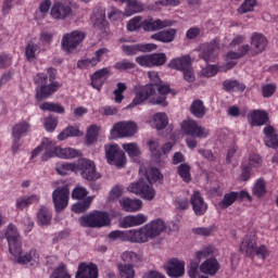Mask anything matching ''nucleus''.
<instances>
[{"label": "nucleus", "instance_id": "nucleus-1", "mask_svg": "<svg viewBox=\"0 0 278 278\" xmlns=\"http://www.w3.org/2000/svg\"><path fill=\"white\" fill-rule=\"evenodd\" d=\"M148 75L150 78V83L146 86L139 87L136 90V96L132 100V103H130L127 108L142 105V102L147 101V99H150V97H153L155 92H159L160 96L154 99L152 103L166 108V105H168V102H166V94H173V97L177 94V92L170 89V86L162 85V79H160V75H157V72H149Z\"/></svg>", "mask_w": 278, "mask_h": 278}, {"label": "nucleus", "instance_id": "nucleus-2", "mask_svg": "<svg viewBox=\"0 0 278 278\" xmlns=\"http://www.w3.org/2000/svg\"><path fill=\"white\" fill-rule=\"evenodd\" d=\"M166 229V224L162 219H155L140 229L132 230H114L110 232L109 238L111 240H121L122 242H136L142 244L144 242H149V240H153V238H157Z\"/></svg>", "mask_w": 278, "mask_h": 278}, {"label": "nucleus", "instance_id": "nucleus-3", "mask_svg": "<svg viewBox=\"0 0 278 278\" xmlns=\"http://www.w3.org/2000/svg\"><path fill=\"white\" fill-rule=\"evenodd\" d=\"M58 79V70L49 67L47 74L38 73L34 77V83L39 88L36 89L37 101H45L49 97H53L60 88H62V83L55 80Z\"/></svg>", "mask_w": 278, "mask_h": 278}, {"label": "nucleus", "instance_id": "nucleus-4", "mask_svg": "<svg viewBox=\"0 0 278 278\" xmlns=\"http://www.w3.org/2000/svg\"><path fill=\"white\" fill-rule=\"evenodd\" d=\"M240 252L245 253V255L251 257V260H254L255 255L261 260H266L269 255L268 248H266V245L257 247V237L255 235H247L242 239Z\"/></svg>", "mask_w": 278, "mask_h": 278}, {"label": "nucleus", "instance_id": "nucleus-5", "mask_svg": "<svg viewBox=\"0 0 278 278\" xmlns=\"http://www.w3.org/2000/svg\"><path fill=\"white\" fill-rule=\"evenodd\" d=\"M128 190L134 194H139L141 199L153 201L155 199V189L148 175L142 176L137 182L128 186Z\"/></svg>", "mask_w": 278, "mask_h": 278}, {"label": "nucleus", "instance_id": "nucleus-6", "mask_svg": "<svg viewBox=\"0 0 278 278\" xmlns=\"http://www.w3.org/2000/svg\"><path fill=\"white\" fill-rule=\"evenodd\" d=\"M5 239L9 244V253H11L13 257H18V255L23 253V240L21 239V233L14 224L8 226Z\"/></svg>", "mask_w": 278, "mask_h": 278}, {"label": "nucleus", "instance_id": "nucleus-7", "mask_svg": "<svg viewBox=\"0 0 278 278\" xmlns=\"http://www.w3.org/2000/svg\"><path fill=\"white\" fill-rule=\"evenodd\" d=\"M81 153L73 148H61L47 146L45 153L41 156L42 162H47L50 157H62L63 160H73L74 157H79Z\"/></svg>", "mask_w": 278, "mask_h": 278}, {"label": "nucleus", "instance_id": "nucleus-8", "mask_svg": "<svg viewBox=\"0 0 278 278\" xmlns=\"http://www.w3.org/2000/svg\"><path fill=\"white\" fill-rule=\"evenodd\" d=\"M104 151L108 164L116 166L117 168L125 167V164H127V157L125 156V151L121 150L118 144H106L104 146Z\"/></svg>", "mask_w": 278, "mask_h": 278}, {"label": "nucleus", "instance_id": "nucleus-9", "mask_svg": "<svg viewBox=\"0 0 278 278\" xmlns=\"http://www.w3.org/2000/svg\"><path fill=\"white\" fill-rule=\"evenodd\" d=\"M86 39V33L81 30H74L72 33H67L62 37V49L67 53H73L77 47L84 42Z\"/></svg>", "mask_w": 278, "mask_h": 278}, {"label": "nucleus", "instance_id": "nucleus-10", "mask_svg": "<svg viewBox=\"0 0 278 278\" xmlns=\"http://www.w3.org/2000/svg\"><path fill=\"white\" fill-rule=\"evenodd\" d=\"M70 197H71V189H68L67 185L63 187H58L52 192V201L54 203V210L58 214H60V212H64V210L68 207Z\"/></svg>", "mask_w": 278, "mask_h": 278}, {"label": "nucleus", "instance_id": "nucleus-11", "mask_svg": "<svg viewBox=\"0 0 278 278\" xmlns=\"http://www.w3.org/2000/svg\"><path fill=\"white\" fill-rule=\"evenodd\" d=\"M77 166L83 179H86L87 181H97V179H101V175L97 170V165L91 160L80 159Z\"/></svg>", "mask_w": 278, "mask_h": 278}, {"label": "nucleus", "instance_id": "nucleus-12", "mask_svg": "<svg viewBox=\"0 0 278 278\" xmlns=\"http://www.w3.org/2000/svg\"><path fill=\"white\" fill-rule=\"evenodd\" d=\"M181 127L184 132L191 138L203 139L210 136V129L200 126L194 119L184 121Z\"/></svg>", "mask_w": 278, "mask_h": 278}, {"label": "nucleus", "instance_id": "nucleus-13", "mask_svg": "<svg viewBox=\"0 0 278 278\" xmlns=\"http://www.w3.org/2000/svg\"><path fill=\"white\" fill-rule=\"evenodd\" d=\"M138 131V125L134 122H119L113 126L111 130L112 136L115 138H131Z\"/></svg>", "mask_w": 278, "mask_h": 278}, {"label": "nucleus", "instance_id": "nucleus-14", "mask_svg": "<svg viewBox=\"0 0 278 278\" xmlns=\"http://www.w3.org/2000/svg\"><path fill=\"white\" fill-rule=\"evenodd\" d=\"M136 62L139 64V66H148L149 68L153 66H164V64H166V54L153 53L140 55L136 58Z\"/></svg>", "mask_w": 278, "mask_h": 278}, {"label": "nucleus", "instance_id": "nucleus-15", "mask_svg": "<svg viewBox=\"0 0 278 278\" xmlns=\"http://www.w3.org/2000/svg\"><path fill=\"white\" fill-rule=\"evenodd\" d=\"M175 21L173 20H160L148 17L143 20L142 29L143 31H161V29H166V27H173Z\"/></svg>", "mask_w": 278, "mask_h": 278}, {"label": "nucleus", "instance_id": "nucleus-16", "mask_svg": "<svg viewBox=\"0 0 278 278\" xmlns=\"http://www.w3.org/2000/svg\"><path fill=\"white\" fill-rule=\"evenodd\" d=\"M243 199H248V201H251V194H249V192L244 190L240 192L231 191L229 193H225L223 200L218 202V205L222 210H227V207H231V205H233L236 201H242Z\"/></svg>", "mask_w": 278, "mask_h": 278}, {"label": "nucleus", "instance_id": "nucleus-17", "mask_svg": "<svg viewBox=\"0 0 278 278\" xmlns=\"http://www.w3.org/2000/svg\"><path fill=\"white\" fill-rule=\"evenodd\" d=\"M157 45L155 43H136V45H123L122 51L125 55L132 56L138 55V53H149V51H155Z\"/></svg>", "mask_w": 278, "mask_h": 278}, {"label": "nucleus", "instance_id": "nucleus-18", "mask_svg": "<svg viewBox=\"0 0 278 278\" xmlns=\"http://www.w3.org/2000/svg\"><path fill=\"white\" fill-rule=\"evenodd\" d=\"M214 253V248L207 247L202 251L197 252L195 261H191L188 266V275L190 278L199 277V264H201V260L203 257H210Z\"/></svg>", "mask_w": 278, "mask_h": 278}, {"label": "nucleus", "instance_id": "nucleus-19", "mask_svg": "<svg viewBox=\"0 0 278 278\" xmlns=\"http://www.w3.org/2000/svg\"><path fill=\"white\" fill-rule=\"evenodd\" d=\"M71 12H73V9L68 2L55 1L51 8L50 14L52 18L64 21V18L71 16Z\"/></svg>", "mask_w": 278, "mask_h": 278}, {"label": "nucleus", "instance_id": "nucleus-20", "mask_svg": "<svg viewBox=\"0 0 278 278\" xmlns=\"http://www.w3.org/2000/svg\"><path fill=\"white\" fill-rule=\"evenodd\" d=\"M165 270L168 277L179 278L186 275V263L179 261L178 258H172L165 265Z\"/></svg>", "mask_w": 278, "mask_h": 278}, {"label": "nucleus", "instance_id": "nucleus-21", "mask_svg": "<svg viewBox=\"0 0 278 278\" xmlns=\"http://www.w3.org/2000/svg\"><path fill=\"white\" fill-rule=\"evenodd\" d=\"M190 204L195 216H204L205 212H207V203H205V199H203V195L199 191H193L190 198Z\"/></svg>", "mask_w": 278, "mask_h": 278}, {"label": "nucleus", "instance_id": "nucleus-22", "mask_svg": "<svg viewBox=\"0 0 278 278\" xmlns=\"http://www.w3.org/2000/svg\"><path fill=\"white\" fill-rule=\"evenodd\" d=\"M75 278H99V267L94 263H80Z\"/></svg>", "mask_w": 278, "mask_h": 278}, {"label": "nucleus", "instance_id": "nucleus-23", "mask_svg": "<svg viewBox=\"0 0 278 278\" xmlns=\"http://www.w3.org/2000/svg\"><path fill=\"white\" fill-rule=\"evenodd\" d=\"M93 27L99 29L101 34L108 31V22L105 21V9L98 8L91 15Z\"/></svg>", "mask_w": 278, "mask_h": 278}, {"label": "nucleus", "instance_id": "nucleus-24", "mask_svg": "<svg viewBox=\"0 0 278 278\" xmlns=\"http://www.w3.org/2000/svg\"><path fill=\"white\" fill-rule=\"evenodd\" d=\"M220 46H218V40L213 39L208 45H206L202 51L201 58L204 62H214L218 58V51Z\"/></svg>", "mask_w": 278, "mask_h": 278}, {"label": "nucleus", "instance_id": "nucleus-25", "mask_svg": "<svg viewBox=\"0 0 278 278\" xmlns=\"http://www.w3.org/2000/svg\"><path fill=\"white\" fill-rule=\"evenodd\" d=\"M112 73L110 72L109 67H103L101 70H98L91 77V86L96 90H101L103 88V84H105V80L108 77H110Z\"/></svg>", "mask_w": 278, "mask_h": 278}, {"label": "nucleus", "instance_id": "nucleus-26", "mask_svg": "<svg viewBox=\"0 0 278 278\" xmlns=\"http://www.w3.org/2000/svg\"><path fill=\"white\" fill-rule=\"evenodd\" d=\"M268 39L260 33H254L251 37L252 55H257L266 50Z\"/></svg>", "mask_w": 278, "mask_h": 278}, {"label": "nucleus", "instance_id": "nucleus-27", "mask_svg": "<svg viewBox=\"0 0 278 278\" xmlns=\"http://www.w3.org/2000/svg\"><path fill=\"white\" fill-rule=\"evenodd\" d=\"M150 38L151 40H156L157 42H163L164 45H168L173 42L175 38H177V29L176 28L164 29L151 35Z\"/></svg>", "mask_w": 278, "mask_h": 278}, {"label": "nucleus", "instance_id": "nucleus-28", "mask_svg": "<svg viewBox=\"0 0 278 278\" xmlns=\"http://www.w3.org/2000/svg\"><path fill=\"white\" fill-rule=\"evenodd\" d=\"M200 270L204 275L214 277L220 270V263H218V260L214 257L207 258L200 265Z\"/></svg>", "mask_w": 278, "mask_h": 278}, {"label": "nucleus", "instance_id": "nucleus-29", "mask_svg": "<svg viewBox=\"0 0 278 278\" xmlns=\"http://www.w3.org/2000/svg\"><path fill=\"white\" fill-rule=\"evenodd\" d=\"M264 142L269 149H278V134L275 127L268 125L264 128Z\"/></svg>", "mask_w": 278, "mask_h": 278}, {"label": "nucleus", "instance_id": "nucleus-30", "mask_svg": "<svg viewBox=\"0 0 278 278\" xmlns=\"http://www.w3.org/2000/svg\"><path fill=\"white\" fill-rule=\"evenodd\" d=\"M250 121L252 127H262L268 123V113L266 111L254 110L250 114Z\"/></svg>", "mask_w": 278, "mask_h": 278}, {"label": "nucleus", "instance_id": "nucleus-31", "mask_svg": "<svg viewBox=\"0 0 278 278\" xmlns=\"http://www.w3.org/2000/svg\"><path fill=\"white\" fill-rule=\"evenodd\" d=\"M144 223H147V216L142 214L129 215L122 220V227H138L139 225H144Z\"/></svg>", "mask_w": 278, "mask_h": 278}, {"label": "nucleus", "instance_id": "nucleus-32", "mask_svg": "<svg viewBox=\"0 0 278 278\" xmlns=\"http://www.w3.org/2000/svg\"><path fill=\"white\" fill-rule=\"evenodd\" d=\"M192 64V61L190 60V56H181L173 59L168 63L169 68H174V71H184L185 68H190V65Z\"/></svg>", "mask_w": 278, "mask_h": 278}, {"label": "nucleus", "instance_id": "nucleus-33", "mask_svg": "<svg viewBox=\"0 0 278 278\" xmlns=\"http://www.w3.org/2000/svg\"><path fill=\"white\" fill-rule=\"evenodd\" d=\"M40 203V195L38 194H31V195H24L16 200V207L18 210H26V207H29V205L38 204Z\"/></svg>", "mask_w": 278, "mask_h": 278}, {"label": "nucleus", "instance_id": "nucleus-34", "mask_svg": "<svg viewBox=\"0 0 278 278\" xmlns=\"http://www.w3.org/2000/svg\"><path fill=\"white\" fill-rule=\"evenodd\" d=\"M119 204L124 212H138L142 208V202L140 200L125 198L119 200Z\"/></svg>", "mask_w": 278, "mask_h": 278}, {"label": "nucleus", "instance_id": "nucleus-35", "mask_svg": "<svg viewBox=\"0 0 278 278\" xmlns=\"http://www.w3.org/2000/svg\"><path fill=\"white\" fill-rule=\"evenodd\" d=\"M52 218L53 215L51 214V211H49L47 206H40L37 213L38 225H41V227H49V225H51Z\"/></svg>", "mask_w": 278, "mask_h": 278}, {"label": "nucleus", "instance_id": "nucleus-36", "mask_svg": "<svg viewBox=\"0 0 278 278\" xmlns=\"http://www.w3.org/2000/svg\"><path fill=\"white\" fill-rule=\"evenodd\" d=\"M93 214V223H96V229H100L101 227H108L110 225V215L106 212L94 211Z\"/></svg>", "mask_w": 278, "mask_h": 278}, {"label": "nucleus", "instance_id": "nucleus-37", "mask_svg": "<svg viewBox=\"0 0 278 278\" xmlns=\"http://www.w3.org/2000/svg\"><path fill=\"white\" fill-rule=\"evenodd\" d=\"M40 257V254H38V251L36 249L29 250V252H26L24 255H21L17 258L18 264H36Z\"/></svg>", "mask_w": 278, "mask_h": 278}, {"label": "nucleus", "instance_id": "nucleus-38", "mask_svg": "<svg viewBox=\"0 0 278 278\" xmlns=\"http://www.w3.org/2000/svg\"><path fill=\"white\" fill-rule=\"evenodd\" d=\"M30 125L27 122H20L15 124L12 128L13 138H23V136H27L29 134Z\"/></svg>", "mask_w": 278, "mask_h": 278}, {"label": "nucleus", "instance_id": "nucleus-39", "mask_svg": "<svg viewBox=\"0 0 278 278\" xmlns=\"http://www.w3.org/2000/svg\"><path fill=\"white\" fill-rule=\"evenodd\" d=\"M190 112L193 114V116H195V118H203V116H205L207 113V109H205V104H203V102L198 99L192 102Z\"/></svg>", "mask_w": 278, "mask_h": 278}, {"label": "nucleus", "instance_id": "nucleus-40", "mask_svg": "<svg viewBox=\"0 0 278 278\" xmlns=\"http://www.w3.org/2000/svg\"><path fill=\"white\" fill-rule=\"evenodd\" d=\"M127 5L125 9L126 16H131V14H137L138 12H143L144 5L138 0H127Z\"/></svg>", "mask_w": 278, "mask_h": 278}, {"label": "nucleus", "instance_id": "nucleus-41", "mask_svg": "<svg viewBox=\"0 0 278 278\" xmlns=\"http://www.w3.org/2000/svg\"><path fill=\"white\" fill-rule=\"evenodd\" d=\"M223 88L226 92H233V90L244 92V90H247V86H244V84L230 79L223 83Z\"/></svg>", "mask_w": 278, "mask_h": 278}, {"label": "nucleus", "instance_id": "nucleus-42", "mask_svg": "<svg viewBox=\"0 0 278 278\" xmlns=\"http://www.w3.org/2000/svg\"><path fill=\"white\" fill-rule=\"evenodd\" d=\"M101 128L97 125H91L87 129L86 134V144L90 147L91 144H94L97 140H99V130Z\"/></svg>", "mask_w": 278, "mask_h": 278}, {"label": "nucleus", "instance_id": "nucleus-43", "mask_svg": "<svg viewBox=\"0 0 278 278\" xmlns=\"http://www.w3.org/2000/svg\"><path fill=\"white\" fill-rule=\"evenodd\" d=\"M92 204V197H88L81 202H78L72 206V212L75 214H84V212H88L90 210V205Z\"/></svg>", "mask_w": 278, "mask_h": 278}, {"label": "nucleus", "instance_id": "nucleus-44", "mask_svg": "<svg viewBox=\"0 0 278 278\" xmlns=\"http://www.w3.org/2000/svg\"><path fill=\"white\" fill-rule=\"evenodd\" d=\"M177 174L185 181V184H190L192 181V175L190 174V165L182 163L177 167Z\"/></svg>", "mask_w": 278, "mask_h": 278}, {"label": "nucleus", "instance_id": "nucleus-45", "mask_svg": "<svg viewBox=\"0 0 278 278\" xmlns=\"http://www.w3.org/2000/svg\"><path fill=\"white\" fill-rule=\"evenodd\" d=\"M79 128L77 126H67L63 131L58 136V140H66V138H73L80 136Z\"/></svg>", "mask_w": 278, "mask_h": 278}, {"label": "nucleus", "instance_id": "nucleus-46", "mask_svg": "<svg viewBox=\"0 0 278 278\" xmlns=\"http://www.w3.org/2000/svg\"><path fill=\"white\" fill-rule=\"evenodd\" d=\"M122 261L125 262L126 266H132L134 268V265L140 262V256L136 252L126 251L122 254Z\"/></svg>", "mask_w": 278, "mask_h": 278}, {"label": "nucleus", "instance_id": "nucleus-47", "mask_svg": "<svg viewBox=\"0 0 278 278\" xmlns=\"http://www.w3.org/2000/svg\"><path fill=\"white\" fill-rule=\"evenodd\" d=\"M40 110L43 112H55L56 114H64L65 110L62 104L53 103V102H43L40 104Z\"/></svg>", "mask_w": 278, "mask_h": 278}, {"label": "nucleus", "instance_id": "nucleus-48", "mask_svg": "<svg viewBox=\"0 0 278 278\" xmlns=\"http://www.w3.org/2000/svg\"><path fill=\"white\" fill-rule=\"evenodd\" d=\"M80 227L97 229V223H94V215L91 213L83 215L79 219Z\"/></svg>", "mask_w": 278, "mask_h": 278}, {"label": "nucleus", "instance_id": "nucleus-49", "mask_svg": "<svg viewBox=\"0 0 278 278\" xmlns=\"http://www.w3.org/2000/svg\"><path fill=\"white\" fill-rule=\"evenodd\" d=\"M117 268L119 270V278H135L136 277V270H134L132 265H124L119 263L117 265Z\"/></svg>", "mask_w": 278, "mask_h": 278}, {"label": "nucleus", "instance_id": "nucleus-50", "mask_svg": "<svg viewBox=\"0 0 278 278\" xmlns=\"http://www.w3.org/2000/svg\"><path fill=\"white\" fill-rule=\"evenodd\" d=\"M113 68H115V71H119L121 73H123L124 71H132L134 68H136V63L124 59L122 61L116 62L113 65Z\"/></svg>", "mask_w": 278, "mask_h": 278}, {"label": "nucleus", "instance_id": "nucleus-51", "mask_svg": "<svg viewBox=\"0 0 278 278\" xmlns=\"http://www.w3.org/2000/svg\"><path fill=\"white\" fill-rule=\"evenodd\" d=\"M55 170L59 175H68V173H75L77 170V165L73 163H62L56 165Z\"/></svg>", "mask_w": 278, "mask_h": 278}, {"label": "nucleus", "instance_id": "nucleus-52", "mask_svg": "<svg viewBox=\"0 0 278 278\" xmlns=\"http://www.w3.org/2000/svg\"><path fill=\"white\" fill-rule=\"evenodd\" d=\"M168 125V116L166 113H156L154 115V126L156 129H166Z\"/></svg>", "mask_w": 278, "mask_h": 278}, {"label": "nucleus", "instance_id": "nucleus-53", "mask_svg": "<svg viewBox=\"0 0 278 278\" xmlns=\"http://www.w3.org/2000/svg\"><path fill=\"white\" fill-rule=\"evenodd\" d=\"M144 23V20H142V16H135L127 23V29L128 31H138V29H142V24Z\"/></svg>", "mask_w": 278, "mask_h": 278}, {"label": "nucleus", "instance_id": "nucleus-54", "mask_svg": "<svg viewBox=\"0 0 278 278\" xmlns=\"http://www.w3.org/2000/svg\"><path fill=\"white\" fill-rule=\"evenodd\" d=\"M40 51V47L36 43H28L25 48V56L28 60V62H31L33 60H36V53Z\"/></svg>", "mask_w": 278, "mask_h": 278}, {"label": "nucleus", "instance_id": "nucleus-55", "mask_svg": "<svg viewBox=\"0 0 278 278\" xmlns=\"http://www.w3.org/2000/svg\"><path fill=\"white\" fill-rule=\"evenodd\" d=\"M116 89L113 91L114 94V101L115 103H123V100L125 99V96H123V92L127 90V85L125 83H118L116 85Z\"/></svg>", "mask_w": 278, "mask_h": 278}, {"label": "nucleus", "instance_id": "nucleus-56", "mask_svg": "<svg viewBox=\"0 0 278 278\" xmlns=\"http://www.w3.org/2000/svg\"><path fill=\"white\" fill-rule=\"evenodd\" d=\"M148 147H149L151 154L154 157L155 162H160V160L162 159V150H160V142L149 141Z\"/></svg>", "mask_w": 278, "mask_h": 278}, {"label": "nucleus", "instance_id": "nucleus-57", "mask_svg": "<svg viewBox=\"0 0 278 278\" xmlns=\"http://www.w3.org/2000/svg\"><path fill=\"white\" fill-rule=\"evenodd\" d=\"M50 278H71V274H68V269H66V265L61 264L53 270Z\"/></svg>", "mask_w": 278, "mask_h": 278}, {"label": "nucleus", "instance_id": "nucleus-58", "mask_svg": "<svg viewBox=\"0 0 278 278\" xmlns=\"http://www.w3.org/2000/svg\"><path fill=\"white\" fill-rule=\"evenodd\" d=\"M253 194L258 199L266 194V181L258 179L253 188Z\"/></svg>", "mask_w": 278, "mask_h": 278}, {"label": "nucleus", "instance_id": "nucleus-59", "mask_svg": "<svg viewBox=\"0 0 278 278\" xmlns=\"http://www.w3.org/2000/svg\"><path fill=\"white\" fill-rule=\"evenodd\" d=\"M257 2L255 0H244V2L239 7V14H247V12H253Z\"/></svg>", "mask_w": 278, "mask_h": 278}, {"label": "nucleus", "instance_id": "nucleus-60", "mask_svg": "<svg viewBox=\"0 0 278 278\" xmlns=\"http://www.w3.org/2000/svg\"><path fill=\"white\" fill-rule=\"evenodd\" d=\"M123 149L130 157H138L140 155V148H138L137 143H124Z\"/></svg>", "mask_w": 278, "mask_h": 278}, {"label": "nucleus", "instance_id": "nucleus-61", "mask_svg": "<svg viewBox=\"0 0 278 278\" xmlns=\"http://www.w3.org/2000/svg\"><path fill=\"white\" fill-rule=\"evenodd\" d=\"M86 197H88V190L84 187L78 186L72 191V199H76L77 201H81Z\"/></svg>", "mask_w": 278, "mask_h": 278}, {"label": "nucleus", "instance_id": "nucleus-62", "mask_svg": "<svg viewBox=\"0 0 278 278\" xmlns=\"http://www.w3.org/2000/svg\"><path fill=\"white\" fill-rule=\"evenodd\" d=\"M55 127H58V117L48 116L45 118V128L47 131H55Z\"/></svg>", "mask_w": 278, "mask_h": 278}, {"label": "nucleus", "instance_id": "nucleus-63", "mask_svg": "<svg viewBox=\"0 0 278 278\" xmlns=\"http://www.w3.org/2000/svg\"><path fill=\"white\" fill-rule=\"evenodd\" d=\"M245 165L250 166V168H260V166H262V156L258 154H251L249 157V163Z\"/></svg>", "mask_w": 278, "mask_h": 278}, {"label": "nucleus", "instance_id": "nucleus-64", "mask_svg": "<svg viewBox=\"0 0 278 278\" xmlns=\"http://www.w3.org/2000/svg\"><path fill=\"white\" fill-rule=\"evenodd\" d=\"M175 207L177 210H188V207H190V200H188V198H177L175 200Z\"/></svg>", "mask_w": 278, "mask_h": 278}]
</instances>
